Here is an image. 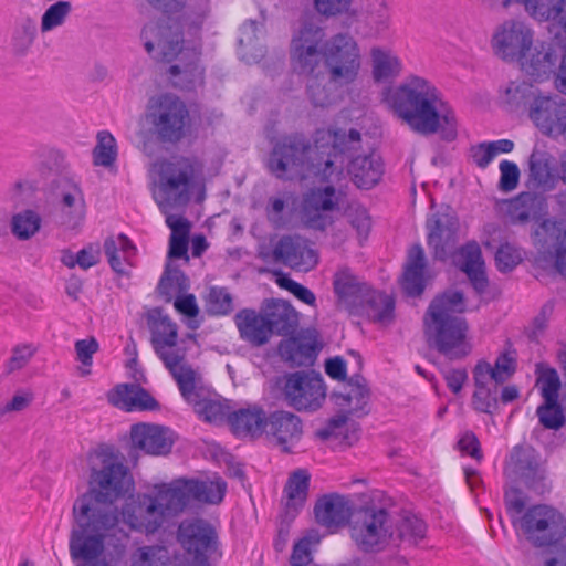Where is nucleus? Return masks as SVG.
I'll use <instances>...</instances> for the list:
<instances>
[{
  "label": "nucleus",
  "instance_id": "393cba45",
  "mask_svg": "<svg viewBox=\"0 0 566 566\" xmlns=\"http://www.w3.org/2000/svg\"><path fill=\"white\" fill-rule=\"evenodd\" d=\"M428 244L438 260H446L457 243L459 221L454 214H432L427 220Z\"/></svg>",
  "mask_w": 566,
  "mask_h": 566
},
{
  "label": "nucleus",
  "instance_id": "69168bd1",
  "mask_svg": "<svg viewBox=\"0 0 566 566\" xmlns=\"http://www.w3.org/2000/svg\"><path fill=\"white\" fill-rule=\"evenodd\" d=\"M525 10L539 21H554L560 0H517Z\"/></svg>",
  "mask_w": 566,
  "mask_h": 566
},
{
  "label": "nucleus",
  "instance_id": "2f4dec72",
  "mask_svg": "<svg viewBox=\"0 0 566 566\" xmlns=\"http://www.w3.org/2000/svg\"><path fill=\"white\" fill-rule=\"evenodd\" d=\"M108 401L123 410H154L157 401L150 394L138 385H118L108 394Z\"/></svg>",
  "mask_w": 566,
  "mask_h": 566
},
{
  "label": "nucleus",
  "instance_id": "680f3d73",
  "mask_svg": "<svg viewBox=\"0 0 566 566\" xmlns=\"http://www.w3.org/2000/svg\"><path fill=\"white\" fill-rule=\"evenodd\" d=\"M72 11V4L69 1H57L50 6L41 18V32L46 33L57 27H61Z\"/></svg>",
  "mask_w": 566,
  "mask_h": 566
},
{
  "label": "nucleus",
  "instance_id": "603ef678",
  "mask_svg": "<svg viewBox=\"0 0 566 566\" xmlns=\"http://www.w3.org/2000/svg\"><path fill=\"white\" fill-rule=\"evenodd\" d=\"M259 25L255 21L243 24L239 40L241 57L248 63L258 62L264 55V48L258 38Z\"/></svg>",
  "mask_w": 566,
  "mask_h": 566
},
{
  "label": "nucleus",
  "instance_id": "4d7b16f0",
  "mask_svg": "<svg viewBox=\"0 0 566 566\" xmlns=\"http://www.w3.org/2000/svg\"><path fill=\"white\" fill-rule=\"evenodd\" d=\"M478 377V371L473 370L475 391L473 394L472 403L475 410L480 412L492 413L493 409H495L497 405L499 385H494V388H490L488 386L490 379H483L479 381Z\"/></svg>",
  "mask_w": 566,
  "mask_h": 566
},
{
  "label": "nucleus",
  "instance_id": "a19ab883",
  "mask_svg": "<svg viewBox=\"0 0 566 566\" xmlns=\"http://www.w3.org/2000/svg\"><path fill=\"white\" fill-rule=\"evenodd\" d=\"M345 208V197L333 187L311 189L298 200V210L302 212H321L342 210Z\"/></svg>",
  "mask_w": 566,
  "mask_h": 566
},
{
  "label": "nucleus",
  "instance_id": "0e129e2a",
  "mask_svg": "<svg viewBox=\"0 0 566 566\" xmlns=\"http://www.w3.org/2000/svg\"><path fill=\"white\" fill-rule=\"evenodd\" d=\"M522 260L521 249L509 242L501 243L495 252V264L502 273L511 272Z\"/></svg>",
  "mask_w": 566,
  "mask_h": 566
},
{
  "label": "nucleus",
  "instance_id": "473e14b6",
  "mask_svg": "<svg viewBox=\"0 0 566 566\" xmlns=\"http://www.w3.org/2000/svg\"><path fill=\"white\" fill-rule=\"evenodd\" d=\"M235 325L240 336L254 346H261L272 336L271 327L263 313L244 308L237 313Z\"/></svg>",
  "mask_w": 566,
  "mask_h": 566
},
{
  "label": "nucleus",
  "instance_id": "6ab92c4d",
  "mask_svg": "<svg viewBox=\"0 0 566 566\" xmlns=\"http://www.w3.org/2000/svg\"><path fill=\"white\" fill-rule=\"evenodd\" d=\"M178 513L185 511L191 501L219 504L226 494L227 483L222 479L210 481L178 479L168 483Z\"/></svg>",
  "mask_w": 566,
  "mask_h": 566
},
{
  "label": "nucleus",
  "instance_id": "4468645a",
  "mask_svg": "<svg viewBox=\"0 0 566 566\" xmlns=\"http://www.w3.org/2000/svg\"><path fill=\"white\" fill-rule=\"evenodd\" d=\"M325 32L313 21H304L293 34L290 45V60L293 70L301 74H312L321 66V51Z\"/></svg>",
  "mask_w": 566,
  "mask_h": 566
},
{
  "label": "nucleus",
  "instance_id": "9d476101",
  "mask_svg": "<svg viewBox=\"0 0 566 566\" xmlns=\"http://www.w3.org/2000/svg\"><path fill=\"white\" fill-rule=\"evenodd\" d=\"M324 64L331 82L345 86L354 83L361 69L358 42L349 33L333 35L323 49Z\"/></svg>",
  "mask_w": 566,
  "mask_h": 566
},
{
  "label": "nucleus",
  "instance_id": "1a4fd4ad",
  "mask_svg": "<svg viewBox=\"0 0 566 566\" xmlns=\"http://www.w3.org/2000/svg\"><path fill=\"white\" fill-rule=\"evenodd\" d=\"M143 119L159 142L177 144L186 137L191 117L179 96L161 93L148 98Z\"/></svg>",
  "mask_w": 566,
  "mask_h": 566
},
{
  "label": "nucleus",
  "instance_id": "c756f323",
  "mask_svg": "<svg viewBox=\"0 0 566 566\" xmlns=\"http://www.w3.org/2000/svg\"><path fill=\"white\" fill-rule=\"evenodd\" d=\"M348 172L353 182L361 189H370L376 186L384 174L381 157L375 150L355 156L348 166Z\"/></svg>",
  "mask_w": 566,
  "mask_h": 566
},
{
  "label": "nucleus",
  "instance_id": "774afa93",
  "mask_svg": "<svg viewBox=\"0 0 566 566\" xmlns=\"http://www.w3.org/2000/svg\"><path fill=\"white\" fill-rule=\"evenodd\" d=\"M206 307L212 315H227L232 311V297L227 290L212 287L207 296Z\"/></svg>",
  "mask_w": 566,
  "mask_h": 566
},
{
  "label": "nucleus",
  "instance_id": "c85d7f7f",
  "mask_svg": "<svg viewBox=\"0 0 566 566\" xmlns=\"http://www.w3.org/2000/svg\"><path fill=\"white\" fill-rule=\"evenodd\" d=\"M504 473L510 480L524 483L528 488L543 478L534 451L518 446L513 448Z\"/></svg>",
  "mask_w": 566,
  "mask_h": 566
},
{
  "label": "nucleus",
  "instance_id": "c9c22d12",
  "mask_svg": "<svg viewBox=\"0 0 566 566\" xmlns=\"http://www.w3.org/2000/svg\"><path fill=\"white\" fill-rule=\"evenodd\" d=\"M317 336L314 331H305L295 337L282 342L279 346L280 355L294 365H306L315 355Z\"/></svg>",
  "mask_w": 566,
  "mask_h": 566
},
{
  "label": "nucleus",
  "instance_id": "864d4df0",
  "mask_svg": "<svg viewBox=\"0 0 566 566\" xmlns=\"http://www.w3.org/2000/svg\"><path fill=\"white\" fill-rule=\"evenodd\" d=\"M530 181L537 187L552 182V156L539 149H534L528 158Z\"/></svg>",
  "mask_w": 566,
  "mask_h": 566
},
{
  "label": "nucleus",
  "instance_id": "a878e982",
  "mask_svg": "<svg viewBox=\"0 0 566 566\" xmlns=\"http://www.w3.org/2000/svg\"><path fill=\"white\" fill-rule=\"evenodd\" d=\"M165 73L172 86L181 90H190L203 82V70L199 64V53L195 49L181 51Z\"/></svg>",
  "mask_w": 566,
  "mask_h": 566
},
{
  "label": "nucleus",
  "instance_id": "c03bdc74",
  "mask_svg": "<svg viewBox=\"0 0 566 566\" xmlns=\"http://www.w3.org/2000/svg\"><path fill=\"white\" fill-rule=\"evenodd\" d=\"M311 474L306 469L293 471L284 488L286 495L285 510L294 516L305 504L308 494Z\"/></svg>",
  "mask_w": 566,
  "mask_h": 566
},
{
  "label": "nucleus",
  "instance_id": "3c124183",
  "mask_svg": "<svg viewBox=\"0 0 566 566\" xmlns=\"http://www.w3.org/2000/svg\"><path fill=\"white\" fill-rule=\"evenodd\" d=\"M539 90L526 81L511 82L504 92V102L512 109L522 106L531 107V104L539 97Z\"/></svg>",
  "mask_w": 566,
  "mask_h": 566
},
{
  "label": "nucleus",
  "instance_id": "e2e57ef3",
  "mask_svg": "<svg viewBox=\"0 0 566 566\" xmlns=\"http://www.w3.org/2000/svg\"><path fill=\"white\" fill-rule=\"evenodd\" d=\"M41 223L40 214H13L11 230L19 240H28L39 232Z\"/></svg>",
  "mask_w": 566,
  "mask_h": 566
},
{
  "label": "nucleus",
  "instance_id": "aec40b11",
  "mask_svg": "<svg viewBox=\"0 0 566 566\" xmlns=\"http://www.w3.org/2000/svg\"><path fill=\"white\" fill-rule=\"evenodd\" d=\"M528 118L543 135H563L566 132V101L541 94L528 107Z\"/></svg>",
  "mask_w": 566,
  "mask_h": 566
},
{
  "label": "nucleus",
  "instance_id": "052dcab7",
  "mask_svg": "<svg viewBox=\"0 0 566 566\" xmlns=\"http://www.w3.org/2000/svg\"><path fill=\"white\" fill-rule=\"evenodd\" d=\"M168 549L160 545L139 547L132 555V566H168Z\"/></svg>",
  "mask_w": 566,
  "mask_h": 566
},
{
  "label": "nucleus",
  "instance_id": "09e8293b",
  "mask_svg": "<svg viewBox=\"0 0 566 566\" xmlns=\"http://www.w3.org/2000/svg\"><path fill=\"white\" fill-rule=\"evenodd\" d=\"M364 302H366L365 312L371 321L381 325L392 321L395 302L390 295L369 290Z\"/></svg>",
  "mask_w": 566,
  "mask_h": 566
},
{
  "label": "nucleus",
  "instance_id": "ea45409f",
  "mask_svg": "<svg viewBox=\"0 0 566 566\" xmlns=\"http://www.w3.org/2000/svg\"><path fill=\"white\" fill-rule=\"evenodd\" d=\"M266 419L262 408L250 406L231 412L229 423L237 436L259 437L264 432Z\"/></svg>",
  "mask_w": 566,
  "mask_h": 566
},
{
  "label": "nucleus",
  "instance_id": "72a5a7b5",
  "mask_svg": "<svg viewBox=\"0 0 566 566\" xmlns=\"http://www.w3.org/2000/svg\"><path fill=\"white\" fill-rule=\"evenodd\" d=\"M314 511L317 522L327 528L343 526L350 517L349 502L338 494H329L319 499Z\"/></svg>",
  "mask_w": 566,
  "mask_h": 566
},
{
  "label": "nucleus",
  "instance_id": "7c9ffc66",
  "mask_svg": "<svg viewBox=\"0 0 566 566\" xmlns=\"http://www.w3.org/2000/svg\"><path fill=\"white\" fill-rule=\"evenodd\" d=\"M427 260L420 244L412 245L408 251L405 271L400 280L402 290L409 296H420L426 286Z\"/></svg>",
  "mask_w": 566,
  "mask_h": 566
},
{
  "label": "nucleus",
  "instance_id": "39448f33",
  "mask_svg": "<svg viewBox=\"0 0 566 566\" xmlns=\"http://www.w3.org/2000/svg\"><path fill=\"white\" fill-rule=\"evenodd\" d=\"M154 169L158 175L154 199L160 209H180L189 202L205 201V184L196 180V168L189 159L163 160Z\"/></svg>",
  "mask_w": 566,
  "mask_h": 566
},
{
  "label": "nucleus",
  "instance_id": "f8f14e48",
  "mask_svg": "<svg viewBox=\"0 0 566 566\" xmlns=\"http://www.w3.org/2000/svg\"><path fill=\"white\" fill-rule=\"evenodd\" d=\"M176 538L181 548L193 557L191 563L177 566H210L208 555L218 546V534L210 522L200 517L185 518L178 525Z\"/></svg>",
  "mask_w": 566,
  "mask_h": 566
},
{
  "label": "nucleus",
  "instance_id": "49530a36",
  "mask_svg": "<svg viewBox=\"0 0 566 566\" xmlns=\"http://www.w3.org/2000/svg\"><path fill=\"white\" fill-rule=\"evenodd\" d=\"M306 94L314 107H328L335 102L334 87L337 85L331 82L329 75L319 71L307 74Z\"/></svg>",
  "mask_w": 566,
  "mask_h": 566
},
{
  "label": "nucleus",
  "instance_id": "13d9d810",
  "mask_svg": "<svg viewBox=\"0 0 566 566\" xmlns=\"http://www.w3.org/2000/svg\"><path fill=\"white\" fill-rule=\"evenodd\" d=\"M97 144L93 149L94 165L105 168L112 167L117 158V143L114 136L102 130L97 134Z\"/></svg>",
  "mask_w": 566,
  "mask_h": 566
},
{
  "label": "nucleus",
  "instance_id": "37998d69",
  "mask_svg": "<svg viewBox=\"0 0 566 566\" xmlns=\"http://www.w3.org/2000/svg\"><path fill=\"white\" fill-rule=\"evenodd\" d=\"M103 248L113 271L124 274L126 265H130V258L136 253L135 245L125 234H118L106 238Z\"/></svg>",
  "mask_w": 566,
  "mask_h": 566
},
{
  "label": "nucleus",
  "instance_id": "79ce46f5",
  "mask_svg": "<svg viewBox=\"0 0 566 566\" xmlns=\"http://www.w3.org/2000/svg\"><path fill=\"white\" fill-rule=\"evenodd\" d=\"M390 544L397 547H411L424 538L427 526L417 515L405 513L395 523Z\"/></svg>",
  "mask_w": 566,
  "mask_h": 566
},
{
  "label": "nucleus",
  "instance_id": "2eb2a0df",
  "mask_svg": "<svg viewBox=\"0 0 566 566\" xmlns=\"http://www.w3.org/2000/svg\"><path fill=\"white\" fill-rule=\"evenodd\" d=\"M283 396L297 411L318 410L326 399V386L321 375L295 371L284 377Z\"/></svg>",
  "mask_w": 566,
  "mask_h": 566
},
{
  "label": "nucleus",
  "instance_id": "58836bf2",
  "mask_svg": "<svg viewBox=\"0 0 566 566\" xmlns=\"http://www.w3.org/2000/svg\"><path fill=\"white\" fill-rule=\"evenodd\" d=\"M333 397L335 403L349 413L364 412L369 399V390L366 380L361 376L355 375L344 384L343 391L335 392Z\"/></svg>",
  "mask_w": 566,
  "mask_h": 566
},
{
  "label": "nucleus",
  "instance_id": "338daca9",
  "mask_svg": "<svg viewBox=\"0 0 566 566\" xmlns=\"http://www.w3.org/2000/svg\"><path fill=\"white\" fill-rule=\"evenodd\" d=\"M536 415L546 429L558 430L565 424V416L559 402L542 403L537 407Z\"/></svg>",
  "mask_w": 566,
  "mask_h": 566
},
{
  "label": "nucleus",
  "instance_id": "6e6d98bb",
  "mask_svg": "<svg viewBox=\"0 0 566 566\" xmlns=\"http://www.w3.org/2000/svg\"><path fill=\"white\" fill-rule=\"evenodd\" d=\"M536 373L538 374L536 385L544 399L543 403L558 402L562 384L556 369L537 365Z\"/></svg>",
  "mask_w": 566,
  "mask_h": 566
},
{
  "label": "nucleus",
  "instance_id": "20e7f679",
  "mask_svg": "<svg viewBox=\"0 0 566 566\" xmlns=\"http://www.w3.org/2000/svg\"><path fill=\"white\" fill-rule=\"evenodd\" d=\"M465 311L464 296L459 291H448L437 296L424 317V331L437 349L450 359L467 356L471 346L467 342L468 324L460 316Z\"/></svg>",
  "mask_w": 566,
  "mask_h": 566
},
{
  "label": "nucleus",
  "instance_id": "cd10ccee",
  "mask_svg": "<svg viewBox=\"0 0 566 566\" xmlns=\"http://www.w3.org/2000/svg\"><path fill=\"white\" fill-rule=\"evenodd\" d=\"M454 262L467 274L474 291L483 294L489 286V280L480 245L475 241L468 242L458 250Z\"/></svg>",
  "mask_w": 566,
  "mask_h": 566
},
{
  "label": "nucleus",
  "instance_id": "de8ad7c7",
  "mask_svg": "<svg viewBox=\"0 0 566 566\" xmlns=\"http://www.w3.org/2000/svg\"><path fill=\"white\" fill-rule=\"evenodd\" d=\"M515 368V358L509 353H503L496 358L494 366L488 361H479L474 370L479 374V381L490 379L493 380L495 385H501L511 378Z\"/></svg>",
  "mask_w": 566,
  "mask_h": 566
},
{
  "label": "nucleus",
  "instance_id": "f704fd0d",
  "mask_svg": "<svg viewBox=\"0 0 566 566\" xmlns=\"http://www.w3.org/2000/svg\"><path fill=\"white\" fill-rule=\"evenodd\" d=\"M263 314L269 327H271L272 334L282 336L291 335L297 327V312L290 303L283 300L268 301L263 310Z\"/></svg>",
  "mask_w": 566,
  "mask_h": 566
},
{
  "label": "nucleus",
  "instance_id": "4be33fe9",
  "mask_svg": "<svg viewBox=\"0 0 566 566\" xmlns=\"http://www.w3.org/2000/svg\"><path fill=\"white\" fill-rule=\"evenodd\" d=\"M53 177L45 187V201L35 209L43 210H82L84 209V196L77 182L73 179L56 175L53 169Z\"/></svg>",
  "mask_w": 566,
  "mask_h": 566
},
{
  "label": "nucleus",
  "instance_id": "9b49d317",
  "mask_svg": "<svg viewBox=\"0 0 566 566\" xmlns=\"http://www.w3.org/2000/svg\"><path fill=\"white\" fill-rule=\"evenodd\" d=\"M392 522L385 509L367 507L349 522V535L363 552H379L390 544Z\"/></svg>",
  "mask_w": 566,
  "mask_h": 566
},
{
  "label": "nucleus",
  "instance_id": "a18cd8bd",
  "mask_svg": "<svg viewBox=\"0 0 566 566\" xmlns=\"http://www.w3.org/2000/svg\"><path fill=\"white\" fill-rule=\"evenodd\" d=\"M166 223L171 230L169 239V259L188 260V245L191 223L184 217V214H167Z\"/></svg>",
  "mask_w": 566,
  "mask_h": 566
},
{
  "label": "nucleus",
  "instance_id": "8fccbe9b",
  "mask_svg": "<svg viewBox=\"0 0 566 566\" xmlns=\"http://www.w3.org/2000/svg\"><path fill=\"white\" fill-rule=\"evenodd\" d=\"M38 32L36 20L32 17L20 18L11 36V50L17 56H24L33 45Z\"/></svg>",
  "mask_w": 566,
  "mask_h": 566
},
{
  "label": "nucleus",
  "instance_id": "ddd939ff",
  "mask_svg": "<svg viewBox=\"0 0 566 566\" xmlns=\"http://www.w3.org/2000/svg\"><path fill=\"white\" fill-rule=\"evenodd\" d=\"M144 46L148 54L160 62H172L184 46L182 24L178 19L167 17L146 24L142 31Z\"/></svg>",
  "mask_w": 566,
  "mask_h": 566
},
{
  "label": "nucleus",
  "instance_id": "bb28decb",
  "mask_svg": "<svg viewBox=\"0 0 566 566\" xmlns=\"http://www.w3.org/2000/svg\"><path fill=\"white\" fill-rule=\"evenodd\" d=\"M130 439L134 448L151 455L168 454L174 444L171 431L159 424H134L130 430Z\"/></svg>",
  "mask_w": 566,
  "mask_h": 566
},
{
  "label": "nucleus",
  "instance_id": "b1692460",
  "mask_svg": "<svg viewBox=\"0 0 566 566\" xmlns=\"http://www.w3.org/2000/svg\"><path fill=\"white\" fill-rule=\"evenodd\" d=\"M264 432L282 451L290 452L303 436V423L298 416L280 410L268 417Z\"/></svg>",
  "mask_w": 566,
  "mask_h": 566
},
{
  "label": "nucleus",
  "instance_id": "f3484780",
  "mask_svg": "<svg viewBox=\"0 0 566 566\" xmlns=\"http://www.w3.org/2000/svg\"><path fill=\"white\" fill-rule=\"evenodd\" d=\"M534 42V31L524 22L507 20L500 24L491 40L497 57L518 63Z\"/></svg>",
  "mask_w": 566,
  "mask_h": 566
},
{
  "label": "nucleus",
  "instance_id": "423d86ee",
  "mask_svg": "<svg viewBox=\"0 0 566 566\" xmlns=\"http://www.w3.org/2000/svg\"><path fill=\"white\" fill-rule=\"evenodd\" d=\"M168 483L156 484L153 493H138L118 507V527L154 535L178 513Z\"/></svg>",
  "mask_w": 566,
  "mask_h": 566
},
{
  "label": "nucleus",
  "instance_id": "0eeeda50",
  "mask_svg": "<svg viewBox=\"0 0 566 566\" xmlns=\"http://www.w3.org/2000/svg\"><path fill=\"white\" fill-rule=\"evenodd\" d=\"M151 345L178 385L185 399L193 398V386L199 374L186 361L185 350L177 346L178 327L167 315L156 312L149 316Z\"/></svg>",
  "mask_w": 566,
  "mask_h": 566
},
{
  "label": "nucleus",
  "instance_id": "bf43d9fd",
  "mask_svg": "<svg viewBox=\"0 0 566 566\" xmlns=\"http://www.w3.org/2000/svg\"><path fill=\"white\" fill-rule=\"evenodd\" d=\"M188 286V279L184 272L167 263L158 286L160 293L169 301L172 295L185 292Z\"/></svg>",
  "mask_w": 566,
  "mask_h": 566
},
{
  "label": "nucleus",
  "instance_id": "4c0bfd02",
  "mask_svg": "<svg viewBox=\"0 0 566 566\" xmlns=\"http://www.w3.org/2000/svg\"><path fill=\"white\" fill-rule=\"evenodd\" d=\"M370 61L371 76L376 83L392 82L402 72L401 60L389 49L371 48Z\"/></svg>",
  "mask_w": 566,
  "mask_h": 566
},
{
  "label": "nucleus",
  "instance_id": "6e6552de",
  "mask_svg": "<svg viewBox=\"0 0 566 566\" xmlns=\"http://www.w3.org/2000/svg\"><path fill=\"white\" fill-rule=\"evenodd\" d=\"M513 525L534 548L557 549L566 541V515L551 505L527 507Z\"/></svg>",
  "mask_w": 566,
  "mask_h": 566
},
{
  "label": "nucleus",
  "instance_id": "dca6fc26",
  "mask_svg": "<svg viewBox=\"0 0 566 566\" xmlns=\"http://www.w3.org/2000/svg\"><path fill=\"white\" fill-rule=\"evenodd\" d=\"M536 223L533 235L539 258L566 277V222L537 218Z\"/></svg>",
  "mask_w": 566,
  "mask_h": 566
},
{
  "label": "nucleus",
  "instance_id": "a211bd4d",
  "mask_svg": "<svg viewBox=\"0 0 566 566\" xmlns=\"http://www.w3.org/2000/svg\"><path fill=\"white\" fill-rule=\"evenodd\" d=\"M64 155L51 149L48 151V161H42L38 166V177L24 176L18 178L8 190V199L13 208L22 209L23 212H33L34 197L40 189V180H48L53 175V168L49 165L52 161L56 167L64 163Z\"/></svg>",
  "mask_w": 566,
  "mask_h": 566
},
{
  "label": "nucleus",
  "instance_id": "7ed1b4c3",
  "mask_svg": "<svg viewBox=\"0 0 566 566\" xmlns=\"http://www.w3.org/2000/svg\"><path fill=\"white\" fill-rule=\"evenodd\" d=\"M380 102L415 133L424 136L440 134L448 142L457 137L454 112L443 102L439 90L424 77L409 75L397 85L386 86Z\"/></svg>",
  "mask_w": 566,
  "mask_h": 566
},
{
  "label": "nucleus",
  "instance_id": "f257e3e1",
  "mask_svg": "<svg viewBox=\"0 0 566 566\" xmlns=\"http://www.w3.org/2000/svg\"><path fill=\"white\" fill-rule=\"evenodd\" d=\"M87 490L72 507L74 527L70 554L74 559H93L107 547L123 549L129 532L118 527L115 503L134 490L128 468L113 453L97 451L90 458Z\"/></svg>",
  "mask_w": 566,
  "mask_h": 566
},
{
  "label": "nucleus",
  "instance_id": "412c9836",
  "mask_svg": "<svg viewBox=\"0 0 566 566\" xmlns=\"http://www.w3.org/2000/svg\"><path fill=\"white\" fill-rule=\"evenodd\" d=\"M563 46L557 39L533 43L517 64L528 77L534 81H545L554 74L563 56Z\"/></svg>",
  "mask_w": 566,
  "mask_h": 566
},
{
  "label": "nucleus",
  "instance_id": "5fc2aeb1",
  "mask_svg": "<svg viewBox=\"0 0 566 566\" xmlns=\"http://www.w3.org/2000/svg\"><path fill=\"white\" fill-rule=\"evenodd\" d=\"M200 380V377L198 378ZM199 381H197L193 386V398L186 399L188 402L195 405L196 412L208 422H220L224 419L229 420V408L224 406L221 401L213 399H202L198 400V395L196 392V386Z\"/></svg>",
  "mask_w": 566,
  "mask_h": 566
},
{
  "label": "nucleus",
  "instance_id": "e433bc0d",
  "mask_svg": "<svg viewBox=\"0 0 566 566\" xmlns=\"http://www.w3.org/2000/svg\"><path fill=\"white\" fill-rule=\"evenodd\" d=\"M333 285L335 294L346 306L363 304L369 292V286L360 282L347 268L339 269L335 273Z\"/></svg>",
  "mask_w": 566,
  "mask_h": 566
},
{
  "label": "nucleus",
  "instance_id": "f03ea898",
  "mask_svg": "<svg viewBox=\"0 0 566 566\" xmlns=\"http://www.w3.org/2000/svg\"><path fill=\"white\" fill-rule=\"evenodd\" d=\"M360 133L348 134L335 129H317L315 142L302 133L279 138L269 155L266 167L281 180H303L312 177L328 178L333 172L337 150L344 151L347 143H358Z\"/></svg>",
  "mask_w": 566,
  "mask_h": 566
},
{
  "label": "nucleus",
  "instance_id": "5701e85b",
  "mask_svg": "<svg viewBox=\"0 0 566 566\" xmlns=\"http://www.w3.org/2000/svg\"><path fill=\"white\" fill-rule=\"evenodd\" d=\"M274 260L297 271L308 272L318 263V253L301 237H283L273 249Z\"/></svg>",
  "mask_w": 566,
  "mask_h": 566
}]
</instances>
